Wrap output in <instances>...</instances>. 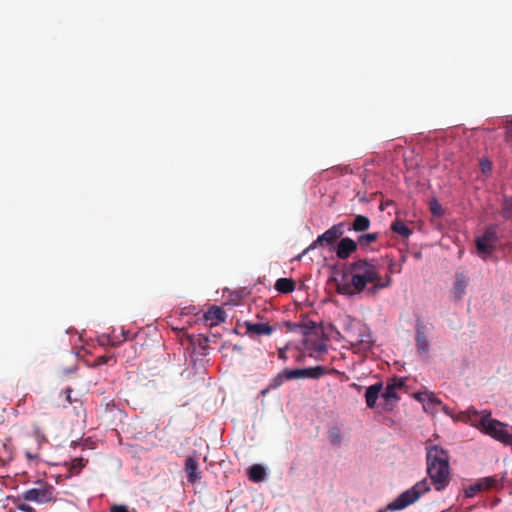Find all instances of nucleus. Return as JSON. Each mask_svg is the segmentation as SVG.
<instances>
[{
	"label": "nucleus",
	"instance_id": "nucleus-1",
	"mask_svg": "<svg viewBox=\"0 0 512 512\" xmlns=\"http://www.w3.org/2000/svg\"><path fill=\"white\" fill-rule=\"evenodd\" d=\"M349 272L351 280L337 284V292L340 294L353 296L365 290L370 294H375L392 284V278L389 274L382 277L379 267L373 261L366 259H359L351 263Z\"/></svg>",
	"mask_w": 512,
	"mask_h": 512
},
{
	"label": "nucleus",
	"instance_id": "nucleus-2",
	"mask_svg": "<svg viewBox=\"0 0 512 512\" xmlns=\"http://www.w3.org/2000/svg\"><path fill=\"white\" fill-rule=\"evenodd\" d=\"M427 473L437 491L449 484L450 466L446 450L438 445L426 447Z\"/></svg>",
	"mask_w": 512,
	"mask_h": 512
},
{
	"label": "nucleus",
	"instance_id": "nucleus-3",
	"mask_svg": "<svg viewBox=\"0 0 512 512\" xmlns=\"http://www.w3.org/2000/svg\"><path fill=\"white\" fill-rule=\"evenodd\" d=\"M330 370L324 366H315L302 369H284L276 377H274L269 386L261 391L262 395H265L269 389H276L280 387L285 380L295 379H319L324 375L329 374Z\"/></svg>",
	"mask_w": 512,
	"mask_h": 512
},
{
	"label": "nucleus",
	"instance_id": "nucleus-4",
	"mask_svg": "<svg viewBox=\"0 0 512 512\" xmlns=\"http://www.w3.org/2000/svg\"><path fill=\"white\" fill-rule=\"evenodd\" d=\"M430 491V484L426 479L418 481L414 486L402 492L396 499L390 502L387 509L390 511L402 510L414 504L422 495Z\"/></svg>",
	"mask_w": 512,
	"mask_h": 512
},
{
	"label": "nucleus",
	"instance_id": "nucleus-5",
	"mask_svg": "<svg viewBox=\"0 0 512 512\" xmlns=\"http://www.w3.org/2000/svg\"><path fill=\"white\" fill-rule=\"evenodd\" d=\"M479 427L485 434L500 441L501 443L505 445L512 444V433L508 431L507 425L491 418V413L480 418Z\"/></svg>",
	"mask_w": 512,
	"mask_h": 512
},
{
	"label": "nucleus",
	"instance_id": "nucleus-6",
	"mask_svg": "<svg viewBox=\"0 0 512 512\" xmlns=\"http://www.w3.org/2000/svg\"><path fill=\"white\" fill-rule=\"evenodd\" d=\"M499 237L497 233V226L490 225L487 227L482 236L476 238V248L478 254L486 259L495 249V245L498 242Z\"/></svg>",
	"mask_w": 512,
	"mask_h": 512
},
{
	"label": "nucleus",
	"instance_id": "nucleus-7",
	"mask_svg": "<svg viewBox=\"0 0 512 512\" xmlns=\"http://www.w3.org/2000/svg\"><path fill=\"white\" fill-rule=\"evenodd\" d=\"M344 233V223H338L319 235L307 250L315 249L317 246H332Z\"/></svg>",
	"mask_w": 512,
	"mask_h": 512
},
{
	"label": "nucleus",
	"instance_id": "nucleus-8",
	"mask_svg": "<svg viewBox=\"0 0 512 512\" xmlns=\"http://www.w3.org/2000/svg\"><path fill=\"white\" fill-rule=\"evenodd\" d=\"M54 488L45 484L41 488H32L23 492L22 497L26 501H34L37 503H47L53 498Z\"/></svg>",
	"mask_w": 512,
	"mask_h": 512
},
{
	"label": "nucleus",
	"instance_id": "nucleus-9",
	"mask_svg": "<svg viewBox=\"0 0 512 512\" xmlns=\"http://www.w3.org/2000/svg\"><path fill=\"white\" fill-rule=\"evenodd\" d=\"M415 328V341L417 353L421 357H426L430 349V344L427 337V327L422 321L417 320Z\"/></svg>",
	"mask_w": 512,
	"mask_h": 512
},
{
	"label": "nucleus",
	"instance_id": "nucleus-10",
	"mask_svg": "<svg viewBox=\"0 0 512 512\" xmlns=\"http://www.w3.org/2000/svg\"><path fill=\"white\" fill-rule=\"evenodd\" d=\"M350 338L352 345L358 346L359 350L367 351L372 348V335L365 326H360L358 334L352 333Z\"/></svg>",
	"mask_w": 512,
	"mask_h": 512
},
{
	"label": "nucleus",
	"instance_id": "nucleus-11",
	"mask_svg": "<svg viewBox=\"0 0 512 512\" xmlns=\"http://www.w3.org/2000/svg\"><path fill=\"white\" fill-rule=\"evenodd\" d=\"M357 250V242L349 237L342 238L336 249V255L339 259H347Z\"/></svg>",
	"mask_w": 512,
	"mask_h": 512
},
{
	"label": "nucleus",
	"instance_id": "nucleus-12",
	"mask_svg": "<svg viewBox=\"0 0 512 512\" xmlns=\"http://www.w3.org/2000/svg\"><path fill=\"white\" fill-rule=\"evenodd\" d=\"M469 278L463 272L455 274V282L452 289V294L455 300H461L466 294V287L468 286Z\"/></svg>",
	"mask_w": 512,
	"mask_h": 512
},
{
	"label": "nucleus",
	"instance_id": "nucleus-13",
	"mask_svg": "<svg viewBox=\"0 0 512 512\" xmlns=\"http://www.w3.org/2000/svg\"><path fill=\"white\" fill-rule=\"evenodd\" d=\"M226 319V314L222 310V308L218 306H213L207 312L204 313V320L206 325L212 327L218 325L221 322H224Z\"/></svg>",
	"mask_w": 512,
	"mask_h": 512
},
{
	"label": "nucleus",
	"instance_id": "nucleus-14",
	"mask_svg": "<svg viewBox=\"0 0 512 512\" xmlns=\"http://www.w3.org/2000/svg\"><path fill=\"white\" fill-rule=\"evenodd\" d=\"M185 472L188 482L194 484L201 478L198 461L194 457H188L185 461Z\"/></svg>",
	"mask_w": 512,
	"mask_h": 512
},
{
	"label": "nucleus",
	"instance_id": "nucleus-15",
	"mask_svg": "<svg viewBox=\"0 0 512 512\" xmlns=\"http://www.w3.org/2000/svg\"><path fill=\"white\" fill-rule=\"evenodd\" d=\"M383 385L378 382L374 385L369 386L365 392V401L368 408L373 409L376 406V401L382 391Z\"/></svg>",
	"mask_w": 512,
	"mask_h": 512
},
{
	"label": "nucleus",
	"instance_id": "nucleus-16",
	"mask_svg": "<svg viewBox=\"0 0 512 512\" xmlns=\"http://www.w3.org/2000/svg\"><path fill=\"white\" fill-rule=\"evenodd\" d=\"M504 477L498 475L485 477L479 480L483 490L500 489L502 488V481Z\"/></svg>",
	"mask_w": 512,
	"mask_h": 512
},
{
	"label": "nucleus",
	"instance_id": "nucleus-17",
	"mask_svg": "<svg viewBox=\"0 0 512 512\" xmlns=\"http://www.w3.org/2000/svg\"><path fill=\"white\" fill-rule=\"evenodd\" d=\"M295 281L291 278H279L275 283V289L283 294L291 293L295 290Z\"/></svg>",
	"mask_w": 512,
	"mask_h": 512
},
{
	"label": "nucleus",
	"instance_id": "nucleus-18",
	"mask_svg": "<svg viewBox=\"0 0 512 512\" xmlns=\"http://www.w3.org/2000/svg\"><path fill=\"white\" fill-rule=\"evenodd\" d=\"M189 342L195 349L201 351H205L209 346V338L203 334L190 335Z\"/></svg>",
	"mask_w": 512,
	"mask_h": 512
},
{
	"label": "nucleus",
	"instance_id": "nucleus-19",
	"mask_svg": "<svg viewBox=\"0 0 512 512\" xmlns=\"http://www.w3.org/2000/svg\"><path fill=\"white\" fill-rule=\"evenodd\" d=\"M306 347L311 351L310 356H314V353L323 354L327 351V345L321 339L315 341L306 340Z\"/></svg>",
	"mask_w": 512,
	"mask_h": 512
},
{
	"label": "nucleus",
	"instance_id": "nucleus-20",
	"mask_svg": "<svg viewBox=\"0 0 512 512\" xmlns=\"http://www.w3.org/2000/svg\"><path fill=\"white\" fill-rule=\"evenodd\" d=\"M391 230L404 238H408L412 234V230L400 219L392 222Z\"/></svg>",
	"mask_w": 512,
	"mask_h": 512
},
{
	"label": "nucleus",
	"instance_id": "nucleus-21",
	"mask_svg": "<svg viewBox=\"0 0 512 512\" xmlns=\"http://www.w3.org/2000/svg\"><path fill=\"white\" fill-rule=\"evenodd\" d=\"M277 329H279L278 323L270 324L269 322H264L258 315V336L271 335Z\"/></svg>",
	"mask_w": 512,
	"mask_h": 512
},
{
	"label": "nucleus",
	"instance_id": "nucleus-22",
	"mask_svg": "<svg viewBox=\"0 0 512 512\" xmlns=\"http://www.w3.org/2000/svg\"><path fill=\"white\" fill-rule=\"evenodd\" d=\"M370 227V220L364 215H357L352 223V229L356 232H364Z\"/></svg>",
	"mask_w": 512,
	"mask_h": 512
},
{
	"label": "nucleus",
	"instance_id": "nucleus-23",
	"mask_svg": "<svg viewBox=\"0 0 512 512\" xmlns=\"http://www.w3.org/2000/svg\"><path fill=\"white\" fill-rule=\"evenodd\" d=\"M382 398L384 399L386 406H390V408L399 399L396 390H393L392 386H386L385 390L382 392Z\"/></svg>",
	"mask_w": 512,
	"mask_h": 512
},
{
	"label": "nucleus",
	"instance_id": "nucleus-24",
	"mask_svg": "<svg viewBox=\"0 0 512 512\" xmlns=\"http://www.w3.org/2000/svg\"><path fill=\"white\" fill-rule=\"evenodd\" d=\"M329 441L334 446H339L342 442L341 430L337 426H333L328 430Z\"/></svg>",
	"mask_w": 512,
	"mask_h": 512
},
{
	"label": "nucleus",
	"instance_id": "nucleus-25",
	"mask_svg": "<svg viewBox=\"0 0 512 512\" xmlns=\"http://www.w3.org/2000/svg\"><path fill=\"white\" fill-rule=\"evenodd\" d=\"M378 239V233H367V234H363L361 236L358 237V244L361 246V247H367L369 246L371 243H374L376 242Z\"/></svg>",
	"mask_w": 512,
	"mask_h": 512
},
{
	"label": "nucleus",
	"instance_id": "nucleus-26",
	"mask_svg": "<svg viewBox=\"0 0 512 512\" xmlns=\"http://www.w3.org/2000/svg\"><path fill=\"white\" fill-rule=\"evenodd\" d=\"M86 462L83 458H75L72 460L71 466H70V473L77 475L80 473V471L85 467Z\"/></svg>",
	"mask_w": 512,
	"mask_h": 512
},
{
	"label": "nucleus",
	"instance_id": "nucleus-27",
	"mask_svg": "<svg viewBox=\"0 0 512 512\" xmlns=\"http://www.w3.org/2000/svg\"><path fill=\"white\" fill-rule=\"evenodd\" d=\"M502 215L505 219H512V199L509 197L503 199Z\"/></svg>",
	"mask_w": 512,
	"mask_h": 512
},
{
	"label": "nucleus",
	"instance_id": "nucleus-28",
	"mask_svg": "<svg viewBox=\"0 0 512 512\" xmlns=\"http://www.w3.org/2000/svg\"><path fill=\"white\" fill-rule=\"evenodd\" d=\"M483 491L479 481L473 485H470L465 489V496L468 498L474 497L478 492Z\"/></svg>",
	"mask_w": 512,
	"mask_h": 512
},
{
	"label": "nucleus",
	"instance_id": "nucleus-29",
	"mask_svg": "<svg viewBox=\"0 0 512 512\" xmlns=\"http://www.w3.org/2000/svg\"><path fill=\"white\" fill-rule=\"evenodd\" d=\"M479 165H480V169L483 174L488 175L491 173L492 163L489 159H487V158L480 159Z\"/></svg>",
	"mask_w": 512,
	"mask_h": 512
},
{
	"label": "nucleus",
	"instance_id": "nucleus-30",
	"mask_svg": "<svg viewBox=\"0 0 512 512\" xmlns=\"http://www.w3.org/2000/svg\"><path fill=\"white\" fill-rule=\"evenodd\" d=\"M387 386H392L393 390L397 391L404 386V381L400 378H393L390 382L387 383Z\"/></svg>",
	"mask_w": 512,
	"mask_h": 512
},
{
	"label": "nucleus",
	"instance_id": "nucleus-31",
	"mask_svg": "<svg viewBox=\"0 0 512 512\" xmlns=\"http://www.w3.org/2000/svg\"><path fill=\"white\" fill-rule=\"evenodd\" d=\"M248 478L250 481L256 482V464H253L248 468Z\"/></svg>",
	"mask_w": 512,
	"mask_h": 512
},
{
	"label": "nucleus",
	"instance_id": "nucleus-32",
	"mask_svg": "<svg viewBox=\"0 0 512 512\" xmlns=\"http://www.w3.org/2000/svg\"><path fill=\"white\" fill-rule=\"evenodd\" d=\"M26 398H27V394L23 395V397L18 400V402L15 406V410L17 412L23 411V408H24L25 402H26Z\"/></svg>",
	"mask_w": 512,
	"mask_h": 512
},
{
	"label": "nucleus",
	"instance_id": "nucleus-33",
	"mask_svg": "<svg viewBox=\"0 0 512 512\" xmlns=\"http://www.w3.org/2000/svg\"><path fill=\"white\" fill-rule=\"evenodd\" d=\"M17 509L22 512H35L33 507L24 503L18 504Z\"/></svg>",
	"mask_w": 512,
	"mask_h": 512
},
{
	"label": "nucleus",
	"instance_id": "nucleus-34",
	"mask_svg": "<svg viewBox=\"0 0 512 512\" xmlns=\"http://www.w3.org/2000/svg\"><path fill=\"white\" fill-rule=\"evenodd\" d=\"M266 478V470L265 468L258 464V482L263 481Z\"/></svg>",
	"mask_w": 512,
	"mask_h": 512
},
{
	"label": "nucleus",
	"instance_id": "nucleus-35",
	"mask_svg": "<svg viewBox=\"0 0 512 512\" xmlns=\"http://www.w3.org/2000/svg\"><path fill=\"white\" fill-rule=\"evenodd\" d=\"M110 512H128V509L124 505H113Z\"/></svg>",
	"mask_w": 512,
	"mask_h": 512
},
{
	"label": "nucleus",
	"instance_id": "nucleus-36",
	"mask_svg": "<svg viewBox=\"0 0 512 512\" xmlns=\"http://www.w3.org/2000/svg\"><path fill=\"white\" fill-rule=\"evenodd\" d=\"M431 211L434 215H440L441 214V207L438 203H434L431 205Z\"/></svg>",
	"mask_w": 512,
	"mask_h": 512
},
{
	"label": "nucleus",
	"instance_id": "nucleus-37",
	"mask_svg": "<svg viewBox=\"0 0 512 512\" xmlns=\"http://www.w3.org/2000/svg\"><path fill=\"white\" fill-rule=\"evenodd\" d=\"M424 395H425V397H427L429 399V401L431 403H436V404H440L441 403V401L436 399V397L432 393H424Z\"/></svg>",
	"mask_w": 512,
	"mask_h": 512
},
{
	"label": "nucleus",
	"instance_id": "nucleus-38",
	"mask_svg": "<svg viewBox=\"0 0 512 512\" xmlns=\"http://www.w3.org/2000/svg\"><path fill=\"white\" fill-rule=\"evenodd\" d=\"M65 395H66V400L69 402V403H72V399H71V393H72V389L70 387L66 388L65 391H64Z\"/></svg>",
	"mask_w": 512,
	"mask_h": 512
},
{
	"label": "nucleus",
	"instance_id": "nucleus-39",
	"mask_svg": "<svg viewBox=\"0 0 512 512\" xmlns=\"http://www.w3.org/2000/svg\"><path fill=\"white\" fill-rule=\"evenodd\" d=\"M25 455H26L27 459H29V460H35V459H38V458H39L38 454H32V453H31V452H29V451H27V452L25 453Z\"/></svg>",
	"mask_w": 512,
	"mask_h": 512
},
{
	"label": "nucleus",
	"instance_id": "nucleus-40",
	"mask_svg": "<svg viewBox=\"0 0 512 512\" xmlns=\"http://www.w3.org/2000/svg\"><path fill=\"white\" fill-rule=\"evenodd\" d=\"M278 357L282 360H286L287 359V356H286V350L285 349H279L278 351Z\"/></svg>",
	"mask_w": 512,
	"mask_h": 512
},
{
	"label": "nucleus",
	"instance_id": "nucleus-41",
	"mask_svg": "<svg viewBox=\"0 0 512 512\" xmlns=\"http://www.w3.org/2000/svg\"><path fill=\"white\" fill-rule=\"evenodd\" d=\"M506 137L508 141H512V124L507 128Z\"/></svg>",
	"mask_w": 512,
	"mask_h": 512
},
{
	"label": "nucleus",
	"instance_id": "nucleus-42",
	"mask_svg": "<svg viewBox=\"0 0 512 512\" xmlns=\"http://www.w3.org/2000/svg\"><path fill=\"white\" fill-rule=\"evenodd\" d=\"M394 266H395V263H394L393 261H392V262H390V264H389V272H390V273L395 272V270H394Z\"/></svg>",
	"mask_w": 512,
	"mask_h": 512
},
{
	"label": "nucleus",
	"instance_id": "nucleus-43",
	"mask_svg": "<svg viewBox=\"0 0 512 512\" xmlns=\"http://www.w3.org/2000/svg\"><path fill=\"white\" fill-rule=\"evenodd\" d=\"M248 329H249V331H251V332H253V331H254V332H256V324H250V325L248 326Z\"/></svg>",
	"mask_w": 512,
	"mask_h": 512
},
{
	"label": "nucleus",
	"instance_id": "nucleus-44",
	"mask_svg": "<svg viewBox=\"0 0 512 512\" xmlns=\"http://www.w3.org/2000/svg\"><path fill=\"white\" fill-rule=\"evenodd\" d=\"M421 396H422V394H420V393H419V394L417 395V398H418L419 400H421V399H422V398H421Z\"/></svg>",
	"mask_w": 512,
	"mask_h": 512
}]
</instances>
